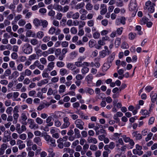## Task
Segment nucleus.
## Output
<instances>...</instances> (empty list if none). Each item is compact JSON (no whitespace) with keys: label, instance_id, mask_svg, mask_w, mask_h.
I'll return each mask as SVG.
<instances>
[{"label":"nucleus","instance_id":"f257e3e1","mask_svg":"<svg viewBox=\"0 0 157 157\" xmlns=\"http://www.w3.org/2000/svg\"><path fill=\"white\" fill-rule=\"evenodd\" d=\"M22 51L26 54H30L32 52V47L29 44L26 43L23 46Z\"/></svg>","mask_w":157,"mask_h":157},{"label":"nucleus","instance_id":"f03ea898","mask_svg":"<svg viewBox=\"0 0 157 157\" xmlns=\"http://www.w3.org/2000/svg\"><path fill=\"white\" fill-rule=\"evenodd\" d=\"M45 140L52 146L55 147L56 145L55 143V140L51 137L49 135H47L44 136Z\"/></svg>","mask_w":157,"mask_h":157},{"label":"nucleus","instance_id":"7ed1b4c3","mask_svg":"<svg viewBox=\"0 0 157 157\" xmlns=\"http://www.w3.org/2000/svg\"><path fill=\"white\" fill-rule=\"evenodd\" d=\"M129 10L130 11H134L135 12L137 11V5L136 0H131L129 6Z\"/></svg>","mask_w":157,"mask_h":157},{"label":"nucleus","instance_id":"20e7f679","mask_svg":"<svg viewBox=\"0 0 157 157\" xmlns=\"http://www.w3.org/2000/svg\"><path fill=\"white\" fill-rule=\"evenodd\" d=\"M75 124L76 127L82 130L84 128V123L81 119H77L75 122Z\"/></svg>","mask_w":157,"mask_h":157},{"label":"nucleus","instance_id":"39448f33","mask_svg":"<svg viewBox=\"0 0 157 157\" xmlns=\"http://www.w3.org/2000/svg\"><path fill=\"white\" fill-rule=\"evenodd\" d=\"M63 121L64 123L61 126V128H66L68 127L70 124L69 118L67 117H66L63 118Z\"/></svg>","mask_w":157,"mask_h":157},{"label":"nucleus","instance_id":"423d86ee","mask_svg":"<svg viewBox=\"0 0 157 157\" xmlns=\"http://www.w3.org/2000/svg\"><path fill=\"white\" fill-rule=\"evenodd\" d=\"M126 19L124 17H121L120 18L117 19L116 21V24L117 25H118L120 23L123 25L125 24Z\"/></svg>","mask_w":157,"mask_h":157},{"label":"nucleus","instance_id":"0eeeda50","mask_svg":"<svg viewBox=\"0 0 157 157\" xmlns=\"http://www.w3.org/2000/svg\"><path fill=\"white\" fill-rule=\"evenodd\" d=\"M132 135L133 137H135L136 140H140L142 138V135L138 133V132L137 131L133 132Z\"/></svg>","mask_w":157,"mask_h":157},{"label":"nucleus","instance_id":"6e6552de","mask_svg":"<svg viewBox=\"0 0 157 157\" xmlns=\"http://www.w3.org/2000/svg\"><path fill=\"white\" fill-rule=\"evenodd\" d=\"M34 143L36 144L39 146H41L42 145V143L41 142V139L39 137H35L33 140Z\"/></svg>","mask_w":157,"mask_h":157},{"label":"nucleus","instance_id":"1a4fd4ad","mask_svg":"<svg viewBox=\"0 0 157 157\" xmlns=\"http://www.w3.org/2000/svg\"><path fill=\"white\" fill-rule=\"evenodd\" d=\"M26 36L28 37H34L35 36L36 34L34 32H33L31 30H29L26 33Z\"/></svg>","mask_w":157,"mask_h":157},{"label":"nucleus","instance_id":"9d476101","mask_svg":"<svg viewBox=\"0 0 157 157\" xmlns=\"http://www.w3.org/2000/svg\"><path fill=\"white\" fill-rule=\"evenodd\" d=\"M48 82V79H45L42 80L37 83V86H41L42 85L45 84Z\"/></svg>","mask_w":157,"mask_h":157},{"label":"nucleus","instance_id":"9b49d317","mask_svg":"<svg viewBox=\"0 0 157 157\" xmlns=\"http://www.w3.org/2000/svg\"><path fill=\"white\" fill-rule=\"evenodd\" d=\"M87 141L89 143H93L94 144H96L98 142V141L96 139L94 138L91 137H88L87 140Z\"/></svg>","mask_w":157,"mask_h":157},{"label":"nucleus","instance_id":"f8f14e48","mask_svg":"<svg viewBox=\"0 0 157 157\" xmlns=\"http://www.w3.org/2000/svg\"><path fill=\"white\" fill-rule=\"evenodd\" d=\"M152 5H155V4L153 3H152L151 1L150 0H148L145 3V6L144 7L145 10L147 9V8L150 7Z\"/></svg>","mask_w":157,"mask_h":157},{"label":"nucleus","instance_id":"ddd939ff","mask_svg":"<svg viewBox=\"0 0 157 157\" xmlns=\"http://www.w3.org/2000/svg\"><path fill=\"white\" fill-rule=\"evenodd\" d=\"M41 20H39L37 18H35L33 21V23L34 25L36 27H38L41 25Z\"/></svg>","mask_w":157,"mask_h":157},{"label":"nucleus","instance_id":"4468645a","mask_svg":"<svg viewBox=\"0 0 157 157\" xmlns=\"http://www.w3.org/2000/svg\"><path fill=\"white\" fill-rule=\"evenodd\" d=\"M62 6L58 4H55L53 6V9L58 11H61Z\"/></svg>","mask_w":157,"mask_h":157},{"label":"nucleus","instance_id":"2eb2a0df","mask_svg":"<svg viewBox=\"0 0 157 157\" xmlns=\"http://www.w3.org/2000/svg\"><path fill=\"white\" fill-rule=\"evenodd\" d=\"M75 136L76 138H78L80 137L81 136L79 130L77 128H75L74 130Z\"/></svg>","mask_w":157,"mask_h":157},{"label":"nucleus","instance_id":"dca6fc26","mask_svg":"<svg viewBox=\"0 0 157 157\" xmlns=\"http://www.w3.org/2000/svg\"><path fill=\"white\" fill-rule=\"evenodd\" d=\"M67 70L64 68H62L59 70V73L62 76H63L67 73Z\"/></svg>","mask_w":157,"mask_h":157},{"label":"nucleus","instance_id":"f3484780","mask_svg":"<svg viewBox=\"0 0 157 157\" xmlns=\"http://www.w3.org/2000/svg\"><path fill=\"white\" fill-rule=\"evenodd\" d=\"M86 9L88 10H91L93 8V6L92 4L90 2H87L85 6Z\"/></svg>","mask_w":157,"mask_h":157},{"label":"nucleus","instance_id":"a211bd4d","mask_svg":"<svg viewBox=\"0 0 157 157\" xmlns=\"http://www.w3.org/2000/svg\"><path fill=\"white\" fill-rule=\"evenodd\" d=\"M107 53L106 51L102 50L99 52V56L103 58L106 55Z\"/></svg>","mask_w":157,"mask_h":157},{"label":"nucleus","instance_id":"6ab92c4d","mask_svg":"<svg viewBox=\"0 0 157 157\" xmlns=\"http://www.w3.org/2000/svg\"><path fill=\"white\" fill-rule=\"evenodd\" d=\"M133 153L134 154H137L139 155H141L143 154V152L142 151L138 150L137 149H134L133 150Z\"/></svg>","mask_w":157,"mask_h":157},{"label":"nucleus","instance_id":"aec40b11","mask_svg":"<svg viewBox=\"0 0 157 157\" xmlns=\"http://www.w3.org/2000/svg\"><path fill=\"white\" fill-rule=\"evenodd\" d=\"M41 25L43 28H45L47 26L48 23L47 21L46 20H41Z\"/></svg>","mask_w":157,"mask_h":157},{"label":"nucleus","instance_id":"412c9836","mask_svg":"<svg viewBox=\"0 0 157 157\" xmlns=\"http://www.w3.org/2000/svg\"><path fill=\"white\" fill-rule=\"evenodd\" d=\"M85 5V3L84 2H82L78 4L75 6V9L78 10L83 7Z\"/></svg>","mask_w":157,"mask_h":157},{"label":"nucleus","instance_id":"4be33fe9","mask_svg":"<svg viewBox=\"0 0 157 157\" xmlns=\"http://www.w3.org/2000/svg\"><path fill=\"white\" fill-rule=\"evenodd\" d=\"M55 63L53 62H51L49 63L48 65V68L49 71L52 70L54 67Z\"/></svg>","mask_w":157,"mask_h":157},{"label":"nucleus","instance_id":"5701e85b","mask_svg":"<svg viewBox=\"0 0 157 157\" xmlns=\"http://www.w3.org/2000/svg\"><path fill=\"white\" fill-rule=\"evenodd\" d=\"M38 40L36 39H33L30 40V43L33 46L36 45L38 44Z\"/></svg>","mask_w":157,"mask_h":157},{"label":"nucleus","instance_id":"b1692460","mask_svg":"<svg viewBox=\"0 0 157 157\" xmlns=\"http://www.w3.org/2000/svg\"><path fill=\"white\" fill-rule=\"evenodd\" d=\"M93 79V76L92 74H90L86 76V80L88 82H91Z\"/></svg>","mask_w":157,"mask_h":157},{"label":"nucleus","instance_id":"393cba45","mask_svg":"<svg viewBox=\"0 0 157 157\" xmlns=\"http://www.w3.org/2000/svg\"><path fill=\"white\" fill-rule=\"evenodd\" d=\"M70 9V7L68 5H65L63 7H62V10L61 12H62L63 13H66Z\"/></svg>","mask_w":157,"mask_h":157},{"label":"nucleus","instance_id":"a878e982","mask_svg":"<svg viewBox=\"0 0 157 157\" xmlns=\"http://www.w3.org/2000/svg\"><path fill=\"white\" fill-rule=\"evenodd\" d=\"M19 116V115L18 113H14L13 114V117L14 119L13 123L16 124L17 123Z\"/></svg>","mask_w":157,"mask_h":157},{"label":"nucleus","instance_id":"bb28decb","mask_svg":"<svg viewBox=\"0 0 157 157\" xmlns=\"http://www.w3.org/2000/svg\"><path fill=\"white\" fill-rule=\"evenodd\" d=\"M154 6H155V5H152L148 7V8H147V9L146 10H148L149 13H153L155 11V8L154 7Z\"/></svg>","mask_w":157,"mask_h":157},{"label":"nucleus","instance_id":"cd10ccee","mask_svg":"<svg viewBox=\"0 0 157 157\" xmlns=\"http://www.w3.org/2000/svg\"><path fill=\"white\" fill-rule=\"evenodd\" d=\"M44 36V33L42 31H39L37 33L36 36L39 39H41Z\"/></svg>","mask_w":157,"mask_h":157},{"label":"nucleus","instance_id":"c85d7f7f","mask_svg":"<svg viewBox=\"0 0 157 157\" xmlns=\"http://www.w3.org/2000/svg\"><path fill=\"white\" fill-rule=\"evenodd\" d=\"M148 21V19L146 17H143L140 21V24L141 25H145Z\"/></svg>","mask_w":157,"mask_h":157},{"label":"nucleus","instance_id":"c756f323","mask_svg":"<svg viewBox=\"0 0 157 157\" xmlns=\"http://www.w3.org/2000/svg\"><path fill=\"white\" fill-rule=\"evenodd\" d=\"M65 88L66 86L65 85H60L59 87V92L60 93L64 92L65 91Z\"/></svg>","mask_w":157,"mask_h":157},{"label":"nucleus","instance_id":"7c9ffc66","mask_svg":"<svg viewBox=\"0 0 157 157\" xmlns=\"http://www.w3.org/2000/svg\"><path fill=\"white\" fill-rule=\"evenodd\" d=\"M63 151L64 152H67L70 153L71 154H72L74 152L73 150L70 149L69 148H65L63 149Z\"/></svg>","mask_w":157,"mask_h":157},{"label":"nucleus","instance_id":"2f4dec72","mask_svg":"<svg viewBox=\"0 0 157 157\" xmlns=\"http://www.w3.org/2000/svg\"><path fill=\"white\" fill-rule=\"evenodd\" d=\"M64 65V63L62 61H58L56 63L57 66L59 68L63 67Z\"/></svg>","mask_w":157,"mask_h":157},{"label":"nucleus","instance_id":"473e14b6","mask_svg":"<svg viewBox=\"0 0 157 157\" xmlns=\"http://www.w3.org/2000/svg\"><path fill=\"white\" fill-rule=\"evenodd\" d=\"M26 24V21L23 19L20 20L18 22V25L21 26H24Z\"/></svg>","mask_w":157,"mask_h":157},{"label":"nucleus","instance_id":"72a5a7b5","mask_svg":"<svg viewBox=\"0 0 157 157\" xmlns=\"http://www.w3.org/2000/svg\"><path fill=\"white\" fill-rule=\"evenodd\" d=\"M114 58V56L113 55H111L109 56L107 59L108 63H111Z\"/></svg>","mask_w":157,"mask_h":157},{"label":"nucleus","instance_id":"f704fd0d","mask_svg":"<svg viewBox=\"0 0 157 157\" xmlns=\"http://www.w3.org/2000/svg\"><path fill=\"white\" fill-rule=\"evenodd\" d=\"M121 39L120 38H117L116 39L115 42V44L117 47H118L121 43Z\"/></svg>","mask_w":157,"mask_h":157},{"label":"nucleus","instance_id":"c9c22d12","mask_svg":"<svg viewBox=\"0 0 157 157\" xmlns=\"http://www.w3.org/2000/svg\"><path fill=\"white\" fill-rule=\"evenodd\" d=\"M153 135V134L151 132H150L147 135V136L145 138V140L146 142L148 141L149 140H150L152 136Z\"/></svg>","mask_w":157,"mask_h":157},{"label":"nucleus","instance_id":"e433bc0d","mask_svg":"<svg viewBox=\"0 0 157 157\" xmlns=\"http://www.w3.org/2000/svg\"><path fill=\"white\" fill-rule=\"evenodd\" d=\"M56 29V28L54 27H51L48 32L49 34L52 35L55 33Z\"/></svg>","mask_w":157,"mask_h":157},{"label":"nucleus","instance_id":"4c0bfd02","mask_svg":"<svg viewBox=\"0 0 157 157\" xmlns=\"http://www.w3.org/2000/svg\"><path fill=\"white\" fill-rule=\"evenodd\" d=\"M79 13L78 12L73 13L72 18L73 19H77L79 17Z\"/></svg>","mask_w":157,"mask_h":157},{"label":"nucleus","instance_id":"58836bf2","mask_svg":"<svg viewBox=\"0 0 157 157\" xmlns=\"http://www.w3.org/2000/svg\"><path fill=\"white\" fill-rule=\"evenodd\" d=\"M22 4L21 3L19 4L17 7V11L18 13L21 12L22 10Z\"/></svg>","mask_w":157,"mask_h":157},{"label":"nucleus","instance_id":"ea45409f","mask_svg":"<svg viewBox=\"0 0 157 157\" xmlns=\"http://www.w3.org/2000/svg\"><path fill=\"white\" fill-rule=\"evenodd\" d=\"M124 141L126 143H128L129 142L130 140L131 139L129 137H127L126 136L123 135L121 136Z\"/></svg>","mask_w":157,"mask_h":157},{"label":"nucleus","instance_id":"a19ab883","mask_svg":"<svg viewBox=\"0 0 157 157\" xmlns=\"http://www.w3.org/2000/svg\"><path fill=\"white\" fill-rule=\"evenodd\" d=\"M89 71V68L87 67H85L81 70V72L82 74H85L87 73Z\"/></svg>","mask_w":157,"mask_h":157},{"label":"nucleus","instance_id":"79ce46f5","mask_svg":"<svg viewBox=\"0 0 157 157\" xmlns=\"http://www.w3.org/2000/svg\"><path fill=\"white\" fill-rule=\"evenodd\" d=\"M37 58V56L36 54H33L31 55L29 57V59L30 61L36 59Z\"/></svg>","mask_w":157,"mask_h":157},{"label":"nucleus","instance_id":"37998d69","mask_svg":"<svg viewBox=\"0 0 157 157\" xmlns=\"http://www.w3.org/2000/svg\"><path fill=\"white\" fill-rule=\"evenodd\" d=\"M136 34H133L132 33H130L128 35V37L129 39L132 40L134 39L136 36Z\"/></svg>","mask_w":157,"mask_h":157},{"label":"nucleus","instance_id":"c03bdc74","mask_svg":"<svg viewBox=\"0 0 157 157\" xmlns=\"http://www.w3.org/2000/svg\"><path fill=\"white\" fill-rule=\"evenodd\" d=\"M50 40V37L49 36H45L42 39V41L44 43H46Z\"/></svg>","mask_w":157,"mask_h":157},{"label":"nucleus","instance_id":"a18cd8bd","mask_svg":"<svg viewBox=\"0 0 157 157\" xmlns=\"http://www.w3.org/2000/svg\"><path fill=\"white\" fill-rule=\"evenodd\" d=\"M35 50L36 51V55H37L39 56H41L42 54V51L40 49H36L35 48Z\"/></svg>","mask_w":157,"mask_h":157},{"label":"nucleus","instance_id":"49530a36","mask_svg":"<svg viewBox=\"0 0 157 157\" xmlns=\"http://www.w3.org/2000/svg\"><path fill=\"white\" fill-rule=\"evenodd\" d=\"M73 12V11H70L67 12L66 14V17L68 18H71L72 17Z\"/></svg>","mask_w":157,"mask_h":157},{"label":"nucleus","instance_id":"de8ad7c7","mask_svg":"<svg viewBox=\"0 0 157 157\" xmlns=\"http://www.w3.org/2000/svg\"><path fill=\"white\" fill-rule=\"evenodd\" d=\"M121 47L123 49H127L129 48V46L126 42H124L122 44Z\"/></svg>","mask_w":157,"mask_h":157},{"label":"nucleus","instance_id":"09e8293b","mask_svg":"<svg viewBox=\"0 0 157 157\" xmlns=\"http://www.w3.org/2000/svg\"><path fill=\"white\" fill-rule=\"evenodd\" d=\"M109 63H104L103 67L102 68L104 70H107L110 67V65L109 64Z\"/></svg>","mask_w":157,"mask_h":157},{"label":"nucleus","instance_id":"8fccbe9b","mask_svg":"<svg viewBox=\"0 0 157 157\" xmlns=\"http://www.w3.org/2000/svg\"><path fill=\"white\" fill-rule=\"evenodd\" d=\"M86 92L90 95L93 94L94 93V90L90 88H88L86 91Z\"/></svg>","mask_w":157,"mask_h":157},{"label":"nucleus","instance_id":"3c124183","mask_svg":"<svg viewBox=\"0 0 157 157\" xmlns=\"http://www.w3.org/2000/svg\"><path fill=\"white\" fill-rule=\"evenodd\" d=\"M157 97V94H155L152 96L151 98V101L153 103H154L156 100Z\"/></svg>","mask_w":157,"mask_h":157},{"label":"nucleus","instance_id":"603ef678","mask_svg":"<svg viewBox=\"0 0 157 157\" xmlns=\"http://www.w3.org/2000/svg\"><path fill=\"white\" fill-rule=\"evenodd\" d=\"M97 149V146L94 145H91L90 146V149L94 151H96Z\"/></svg>","mask_w":157,"mask_h":157},{"label":"nucleus","instance_id":"864d4df0","mask_svg":"<svg viewBox=\"0 0 157 157\" xmlns=\"http://www.w3.org/2000/svg\"><path fill=\"white\" fill-rule=\"evenodd\" d=\"M111 153L110 151H104L103 152L102 155L103 157H108L109 154Z\"/></svg>","mask_w":157,"mask_h":157},{"label":"nucleus","instance_id":"5fc2aeb1","mask_svg":"<svg viewBox=\"0 0 157 157\" xmlns=\"http://www.w3.org/2000/svg\"><path fill=\"white\" fill-rule=\"evenodd\" d=\"M26 130V126L24 125H22L21 127L19 134H21L23 132L25 131Z\"/></svg>","mask_w":157,"mask_h":157},{"label":"nucleus","instance_id":"6e6d98bb","mask_svg":"<svg viewBox=\"0 0 157 157\" xmlns=\"http://www.w3.org/2000/svg\"><path fill=\"white\" fill-rule=\"evenodd\" d=\"M95 45V40H90L89 42V46L90 48L93 47Z\"/></svg>","mask_w":157,"mask_h":157},{"label":"nucleus","instance_id":"4d7b16f0","mask_svg":"<svg viewBox=\"0 0 157 157\" xmlns=\"http://www.w3.org/2000/svg\"><path fill=\"white\" fill-rule=\"evenodd\" d=\"M55 57L53 55L49 56L48 57V59L49 61H53L55 59Z\"/></svg>","mask_w":157,"mask_h":157},{"label":"nucleus","instance_id":"13d9d810","mask_svg":"<svg viewBox=\"0 0 157 157\" xmlns=\"http://www.w3.org/2000/svg\"><path fill=\"white\" fill-rule=\"evenodd\" d=\"M21 117L22 120L24 121H25L27 119V117L25 113H22L21 114Z\"/></svg>","mask_w":157,"mask_h":157},{"label":"nucleus","instance_id":"bf43d9fd","mask_svg":"<svg viewBox=\"0 0 157 157\" xmlns=\"http://www.w3.org/2000/svg\"><path fill=\"white\" fill-rule=\"evenodd\" d=\"M61 123L59 120L55 121L54 122V125L56 127H59L61 126Z\"/></svg>","mask_w":157,"mask_h":157},{"label":"nucleus","instance_id":"052dcab7","mask_svg":"<svg viewBox=\"0 0 157 157\" xmlns=\"http://www.w3.org/2000/svg\"><path fill=\"white\" fill-rule=\"evenodd\" d=\"M100 36V34L98 32H95L93 34V37L94 39H98Z\"/></svg>","mask_w":157,"mask_h":157},{"label":"nucleus","instance_id":"680f3d73","mask_svg":"<svg viewBox=\"0 0 157 157\" xmlns=\"http://www.w3.org/2000/svg\"><path fill=\"white\" fill-rule=\"evenodd\" d=\"M25 71V74L26 76H29L31 75L32 74V72L29 69H26Z\"/></svg>","mask_w":157,"mask_h":157},{"label":"nucleus","instance_id":"e2e57ef3","mask_svg":"<svg viewBox=\"0 0 157 157\" xmlns=\"http://www.w3.org/2000/svg\"><path fill=\"white\" fill-rule=\"evenodd\" d=\"M36 122L39 124H41L43 122V120L39 117H37L36 119Z\"/></svg>","mask_w":157,"mask_h":157},{"label":"nucleus","instance_id":"0e129e2a","mask_svg":"<svg viewBox=\"0 0 157 157\" xmlns=\"http://www.w3.org/2000/svg\"><path fill=\"white\" fill-rule=\"evenodd\" d=\"M70 31L71 33L75 34L77 33V30L75 28L73 27L71 28Z\"/></svg>","mask_w":157,"mask_h":157},{"label":"nucleus","instance_id":"69168bd1","mask_svg":"<svg viewBox=\"0 0 157 157\" xmlns=\"http://www.w3.org/2000/svg\"><path fill=\"white\" fill-rule=\"evenodd\" d=\"M40 61L42 64L45 65L47 63V61L44 58H42L40 59Z\"/></svg>","mask_w":157,"mask_h":157},{"label":"nucleus","instance_id":"338daca9","mask_svg":"<svg viewBox=\"0 0 157 157\" xmlns=\"http://www.w3.org/2000/svg\"><path fill=\"white\" fill-rule=\"evenodd\" d=\"M23 66L22 64L20 63L19 64L17 67V70L19 71H22L23 68Z\"/></svg>","mask_w":157,"mask_h":157},{"label":"nucleus","instance_id":"774afa93","mask_svg":"<svg viewBox=\"0 0 157 157\" xmlns=\"http://www.w3.org/2000/svg\"><path fill=\"white\" fill-rule=\"evenodd\" d=\"M27 154L25 152H22L21 154L18 155L17 156V157H25Z\"/></svg>","mask_w":157,"mask_h":157}]
</instances>
